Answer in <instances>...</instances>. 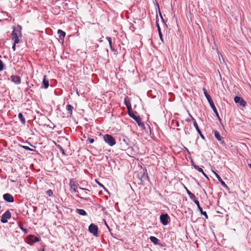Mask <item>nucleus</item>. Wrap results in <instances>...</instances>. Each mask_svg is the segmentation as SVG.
Wrapping results in <instances>:
<instances>
[{"label": "nucleus", "instance_id": "obj_53", "mask_svg": "<svg viewBox=\"0 0 251 251\" xmlns=\"http://www.w3.org/2000/svg\"><path fill=\"white\" fill-rule=\"evenodd\" d=\"M86 194H87V192H85L84 194V195H86Z\"/></svg>", "mask_w": 251, "mask_h": 251}, {"label": "nucleus", "instance_id": "obj_25", "mask_svg": "<svg viewBox=\"0 0 251 251\" xmlns=\"http://www.w3.org/2000/svg\"><path fill=\"white\" fill-rule=\"evenodd\" d=\"M18 118L20 121V122L23 124H25V118H24L23 114L22 113H19L18 114Z\"/></svg>", "mask_w": 251, "mask_h": 251}, {"label": "nucleus", "instance_id": "obj_20", "mask_svg": "<svg viewBox=\"0 0 251 251\" xmlns=\"http://www.w3.org/2000/svg\"><path fill=\"white\" fill-rule=\"evenodd\" d=\"M150 241L154 245H159V240L155 236H151L150 237Z\"/></svg>", "mask_w": 251, "mask_h": 251}, {"label": "nucleus", "instance_id": "obj_36", "mask_svg": "<svg viewBox=\"0 0 251 251\" xmlns=\"http://www.w3.org/2000/svg\"><path fill=\"white\" fill-rule=\"evenodd\" d=\"M159 14H160V17H161L162 23H163L164 25L166 26L167 25L166 24V23L165 22V21H164V20L163 19V18L162 17V16L161 15V13L160 11H159Z\"/></svg>", "mask_w": 251, "mask_h": 251}, {"label": "nucleus", "instance_id": "obj_41", "mask_svg": "<svg viewBox=\"0 0 251 251\" xmlns=\"http://www.w3.org/2000/svg\"><path fill=\"white\" fill-rule=\"evenodd\" d=\"M98 184L101 187H102L105 190L107 191V190L105 188L103 185L100 183H98Z\"/></svg>", "mask_w": 251, "mask_h": 251}, {"label": "nucleus", "instance_id": "obj_13", "mask_svg": "<svg viewBox=\"0 0 251 251\" xmlns=\"http://www.w3.org/2000/svg\"><path fill=\"white\" fill-rule=\"evenodd\" d=\"M213 133L215 136V137L216 139L220 142V143L222 145H225V143L223 140V138L221 136L220 133L217 130H213Z\"/></svg>", "mask_w": 251, "mask_h": 251}, {"label": "nucleus", "instance_id": "obj_1", "mask_svg": "<svg viewBox=\"0 0 251 251\" xmlns=\"http://www.w3.org/2000/svg\"><path fill=\"white\" fill-rule=\"evenodd\" d=\"M203 93L204 96H205L207 101H208L211 108L212 109L213 111H214V113L215 114L216 117L218 118L219 120H220V116L219 115V113L218 112V111L215 106L214 103L210 96V95L207 92V91L205 88H203L202 89Z\"/></svg>", "mask_w": 251, "mask_h": 251}, {"label": "nucleus", "instance_id": "obj_29", "mask_svg": "<svg viewBox=\"0 0 251 251\" xmlns=\"http://www.w3.org/2000/svg\"><path fill=\"white\" fill-rule=\"evenodd\" d=\"M194 168H195V169L197 170L198 172H199L201 173L203 171V170L202 169V168H200L198 165L194 166Z\"/></svg>", "mask_w": 251, "mask_h": 251}, {"label": "nucleus", "instance_id": "obj_21", "mask_svg": "<svg viewBox=\"0 0 251 251\" xmlns=\"http://www.w3.org/2000/svg\"><path fill=\"white\" fill-rule=\"evenodd\" d=\"M74 109L73 106L70 104H67L66 105V109L68 111V114L70 116L72 115L73 112V109Z\"/></svg>", "mask_w": 251, "mask_h": 251}, {"label": "nucleus", "instance_id": "obj_44", "mask_svg": "<svg viewBox=\"0 0 251 251\" xmlns=\"http://www.w3.org/2000/svg\"><path fill=\"white\" fill-rule=\"evenodd\" d=\"M157 30L158 31V33H161V28H160V26H158Z\"/></svg>", "mask_w": 251, "mask_h": 251}, {"label": "nucleus", "instance_id": "obj_40", "mask_svg": "<svg viewBox=\"0 0 251 251\" xmlns=\"http://www.w3.org/2000/svg\"><path fill=\"white\" fill-rule=\"evenodd\" d=\"M201 174L203 175V176L206 177L207 179H209V178L208 177V176H207V175L203 171Z\"/></svg>", "mask_w": 251, "mask_h": 251}, {"label": "nucleus", "instance_id": "obj_42", "mask_svg": "<svg viewBox=\"0 0 251 251\" xmlns=\"http://www.w3.org/2000/svg\"><path fill=\"white\" fill-rule=\"evenodd\" d=\"M77 197H78V198H79V199H81V200H84V201H87V200H88V199L83 198V197H80V196H77Z\"/></svg>", "mask_w": 251, "mask_h": 251}, {"label": "nucleus", "instance_id": "obj_11", "mask_svg": "<svg viewBox=\"0 0 251 251\" xmlns=\"http://www.w3.org/2000/svg\"><path fill=\"white\" fill-rule=\"evenodd\" d=\"M3 200L7 202H13L14 199L13 196L9 193H6L3 195Z\"/></svg>", "mask_w": 251, "mask_h": 251}, {"label": "nucleus", "instance_id": "obj_2", "mask_svg": "<svg viewBox=\"0 0 251 251\" xmlns=\"http://www.w3.org/2000/svg\"><path fill=\"white\" fill-rule=\"evenodd\" d=\"M22 27L21 25H18L16 27H13V30L11 33L12 40H15V42L20 41L19 37H22Z\"/></svg>", "mask_w": 251, "mask_h": 251}, {"label": "nucleus", "instance_id": "obj_24", "mask_svg": "<svg viewBox=\"0 0 251 251\" xmlns=\"http://www.w3.org/2000/svg\"><path fill=\"white\" fill-rule=\"evenodd\" d=\"M57 33L58 34L59 37L61 39L64 38L66 35V33L61 29H58L57 31Z\"/></svg>", "mask_w": 251, "mask_h": 251}, {"label": "nucleus", "instance_id": "obj_30", "mask_svg": "<svg viewBox=\"0 0 251 251\" xmlns=\"http://www.w3.org/2000/svg\"><path fill=\"white\" fill-rule=\"evenodd\" d=\"M13 41V46L12 49L14 51L16 50V45L20 42V41H18V42H15V40H12Z\"/></svg>", "mask_w": 251, "mask_h": 251}, {"label": "nucleus", "instance_id": "obj_37", "mask_svg": "<svg viewBox=\"0 0 251 251\" xmlns=\"http://www.w3.org/2000/svg\"><path fill=\"white\" fill-rule=\"evenodd\" d=\"M158 34H159V38H160V40H161V41L163 43H164V40H163V35H162V32L161 33H159Z\"/></svg>", "mask_w": 251, "mask_h": 251}, {"label": "nucleus", "instance_id": "obj_47", "mask_svg": "<svg viewBox=\"0 0 251 251\" xmlns=\"http://www.w3.org/2000/svg\"><path fill=\"white\" fill-rule=\"evenodd\" d=\"M190 118H191L190 119H187V120H186V121H187L188 122H190L191 121H192V118H191V117H190Z\"/></svg>", "mask_w": 251, "mask_h": 251}, {"label": "nucleus", "instance_id": "obj_51", "mask_svg": "<svg viewBox=\"0 0 251 251\" xmlns=\"http://www.w3.org/2000/svg\"><path fill=\"white\" fill-rule=\"evenodd\" d=\"M76 94H77L78 96H79V93L77 91H76Z\"/></svg>", "mask_w": 251, "mask_h": 251}, {"label": "nucleus", "instance_id": "obj_8", "mask_svg": "<svg viewBox=\"0 0 251 251\" xmlns=\"http://www.w3.org/2000/svg\"><path fill=\"white\" fill-rule=\"evenodd\" d=\"M27 243L29 245H32L33 243H36L39 241V238L33 235H29L27 238Z\"/></svg>", "mask_w": 251, "mask_h": 251}, {"label": "nucleus", "instance_id": "obj_26", "mask_svg": "<svg viewBox=\"0 0 251 251\" xmlns=\"http://www.w3.org/2000/svg\"><path fill=\"white\" fill-rule=\"evenodd\" d=\"M19 227L26 234L28 232V230L26 228L23 227V224L22 222L19 223Z\"/></svg>", "mask_w": 251, "mask_h": 251}, {"label": "nucleus", "instance_id": "obj_7", "mask_svg": "<svg viewBox=\"0 0 251 251\" xmlns=\"http://www.w3.org/2000/svg\"><path fill=\"white\" fill-rule=\"evenodd\" d=\"M189 115L190 116V117H191L192 118V120L193 122V125L194 126V127H195L197 131L198 132V133L199 134V135H200L201 137L203 139V140H205V137L204 136V135L202 134V132H201L200 129L199 128V127L198 126V123H197L196 120L194 118V117L190 114V113H189Z\"/></svg>", "mask_w": 251, "mask_h": 251}, {"label": "nucleus", "instance_id": "obj_48", "mask_svg": "<svg viewBox=\"0 0 251 251\" xmlns=\"http://www.w3.org/2000/svg\"><path fill=\"white\" fill-rule=\"evenodd\" d=\"M192 163V166L194 167V166L196 165L193 161H191Z\"/></svg>", "mask_w": 251, "mask_h": 251}, {"label": "nucleus", "instance_id": "obj_18", "mask_svg": "<svg viewBox=\"0 0 251 251\" xmlns=\"http://www.w3.org/2000/svg\"><path fill=\"white\" fill-rule=\"evenodd\" d=\"M121 140L122 141V144L123 143H125L127 147H129L131 145V142L126 136H123L122 139H121Z\"/></svg>", "mask_w": 251, "mask_h": 251}, {"label": "nucleus", "instance_id": "obj_49", "mask_svg": "<svg viewBox=\"0 0 251 251\" xmlns=\"http://www.w3.org/2000/svg\"><path fill=\"white\" fill-rule=\"evenodd\" d=\"M33 208H34V212H35V211H36V210H37V207H33Z\"/></svg>", "mask_w": 251, "mask_h": 251}, {"label": "nucleus", "instance_id": "obj_14", "mask_svg": "<svg viewBox=\"0 0 251 251\" xmlns=\"http://www.w3.org/2000/svg\"><path fill=\"white\" fill-rule=\"evenodd\" d=\"M69 185L70 186V191L71 193H78V191L75 189L76 184L75 181H74L73 179H71L70 181Z\"/></svg>", "mask_w": 251, "mask_h": 251}, {"label": "nucleus", "instance_id": "obj_12", "mask_svg": "<svg viewBox=\"0 0 251 251\" xmlns=\"http://www.w3.org/2000/svg\"><path fill=\"white\" fill-rule=\"evenodd\" d=\"M11 81L16 85L21 83V78L20 76L12 75L10 77Z\"/></svg>", "mask_w": 251, "mask_h": 251}, {"label": "nucleus", "instance_id": "obj_43", "mask_svg": "<svg viewBox=\"0 0 251 251\" xmlns=\"http://www.w3.org/2000/svg\"><path fill=\"white\" fill-rule=\"evenodd\" d=\"M105 225H106V227H107V229H108V230H109V231H111V228H110V227L108 226V224L106 223V222H105Z\"/></svg>", "mask_w": 251, "mask_h": 251}, {"label": "nucleus", "instance_id": "obj_34", "mask_svg": "<svg viewBox=\"0 0 251 251\" xmlns=\"http://www.w3.org/2000/svg\"><path fill=\"white\" fill-rule=\"evenodd\" d=\"M22 147L26 151H34L33 149H31L30 148H29V147L28 146H23Z\"/></svg>", "mask_w": 251, "mask_h": 251}, {"label": "nucleus", "instance_id": "obj_35", "mask_svg": "<svg viewBox=\"0 0 251 251\" xmlns=\"http://www.w3.org/2000/svg\"><path fill=\"white\" fill-rule=\"evenodd\" d=\"M4 67L3 62L0 59V72L1 71Z\"/></svg>", "mask_w": 251, "mask_h": 251}, {"label": "nucleus", "instance_id": "obj_17", "mask_svg": "<svg viewBox=\"0 0 251 251\" xmlns=\"http://www.w3.org/2000/svg\"><path fill=\"white\" fill-rule=\"evenodd\" d=\"M49 80L47 79V76L44 75L43 79L42 84L41 85V88H44V89H47L49 87Z\"/></svg>", "mask_w": 251, "mask_h": 251}, {"label": "nucleus", "instance_id": "obj_46", "mask_svg": "<svg viewBox=\"0 0 251 251\" xmlns=\"http://www.w3.org/2000/svg\"><path fill=\"white\" fill-rule=\"evenodd\" d=\"M79 188L81 190H88L89 191L88 189H86V188H81V187H79Z\"/></svg>", "mask_w": 251, "mask_h": 251}, {"label": "nucleus", "instance_id": "obj_4", "mask_svg": "<svg viewBox=\"0 0 251 251\" xmlns=\"http://www.w3.org/2000/svg\"><path fill=\"white\" fill-rule=\"evenodd\" d=\"M103 140L110 146H113L116 144V140L111 135L105 134L103 136Z\"/></svg>", "mask_w": 251, "mask_h": 251}, {"label": "nucleus", "instance_id": "obj_45", "mask_svg": "<svg viewBox=\"0 0 251 251\" xmlns=\"http://www.w3.org/2000/svg\"><path fill=\"white\" fill-rule=\"evenodd\" d=\"M110 49L111 50L114 51V49L112 46V44L111 45V46H110Z\"/></svg>", "mask_w": 251, "mask_h": 251}, {"label": "nucleus", "instance_id": "obj_23", "mask_svg": "<svg viewBox=\"0 0 251 251\" xmlns=\"http://www.w3.org/2000/svg\"><path fill=\"white\" fill-rule=\"evenodd\" d=\"M76 212L77 213L82 216H86L87 215V212L82 209H76Z\"/></svg>", "mask_w": 251, "mask_h": 251}, {"label": "nucleus", "instance_id": "obj_16", "mask_svg": "<svg viewBox=\"0 0 251 251\" xmlns=\"http://www.w3.org/2000/svg\"><path fill=\"white\" fill-rule=\"evenodd\" d=\"M214 173L216 177V178L218 179V180L219 181V182L221 183V185L225 188L226 190H229V188L228 187V186L226 184V183L223 180V179L221 178L220 176L217 174L215 172H214Z\"/></svg>", "mask_w": 251, "mask_h": 251}, {"label": "nucleus", "instance_id": "obj_28", "mask_svg": "<svg viewBox=\"0 0 251 251\" xmlns=\"http://www.w3.org/2000/svg\"><path fill=\"white\" fill-rule=\"evenodd\" d=\"M192 200L194 201V202L197 205V206L198 208V209H199V208H201V206H200V202H199V201L196 200V198Z\"/></svg>", "mask_w": 251, "mask_h": 251}, {"label": "nucleus", "instance_id": "obj_39", "mask_svg": "<svg viewBox=\"0 0 251 251\" xmlns=\"http://www.w3.org/2000/svg\"><path fill=\"white\" fill-rule=\"evenodd\" d=\"M158 21H159L158 17V16L156 15V25L157 27H158V26H159V23H158Z\"/></svg>", "mask_w": 251, "mask_h": 251}, {"label": "nucleus", "instance_id": "obj_32", "mask_svg": "<svg viewBox=\"0 0 251 251\" xmlns=\"http://www.w3.org/2000/svg\"><path fill=\"white\" fill-rule=\"evenodd\" d=\"M47 194L49 196H52L53 195V192L51 189L48 190L46 192Z\"/></svg>", "mask_w": 251, "mask_h": 251}, {"label": "nucleus", "instance_id": "obj_9", "mask_svg": "<svg viewBox=\"0 0 251 251\" xmlns=\"http://www.w3.org/2000/svg\"><path fill=\"white\" fill-rule=\"evenodd\" d=\"M11 217V214L9 210H7L1 216L0 221L2 223H6L7 222V220L9 219Z\"/></svg>", "mask_w": 251, "mask_h": 251}, {"label": "nucleus", "instance_id": "obj_15", "mask_svg": "<svg viewBox=\"0 0 251 251\" xmlns=\"http://www.w3.org/2000/svg\"><path fill=\"white\" fill-rule=\"evenodd\" d=\"M124 103L126 105L128 112L131 111L132 107L130 103V98L128 96H126L124 99Z\"/></svg>", "mask_w": 251, "mask_h": 251}, {"label": "nucleus", "instance_id": "obj_10", "mask_svg": "<svg viewBox=\"0 0 251 251\" xmlns=\"http://www.w3.org/2000/svg\"><path fill=\"white\" fill-rule=\"evenodd\" d=\"M234 100L236 103H239L242 107H245L247 104L246 101L239 96H235Z\"/></svg>", "mask_w": 251, "mask_h": 251}, {"label": "nucleus", "instance_id": "obj_31", "mask_svg": "<svg viewBox=\"0 0 251 251\" xmlns=\"http://www.w3.org/2000/svg\"><path fill=\"white\" fill-rule=\"evenodd\" d=\"M57 147H58V148L59 149L60 151L61 152V153L63 154V155H65V150H64V149L59 145H58L57 146Z\"/></svg>", "mask_w": 251, "mask_h": 251}, {"label": "nucleus", "instance_id": "obj_6", "mask_svg": "<svg viewBox=\"0 0 251 251\" xmlns=\"http://www.w3.org/2000/svg\"><path fill=\"white\" fill-rule=\"evenodd\" d=\"M88 230L94 236H98V227L97 226L95 225L94 224H91L89 226Z\"/></svg>", "mask_w": 251, "mask_h": 251}, {"label": "nucleus", "instance_id": "obj_19", "mask_svg": "<svg viewBox=\"0 0 251 251\" xmlns=\"http://www.w3.org/2000/svg\"><path fill=\"white\" fill-rule=\"evenodd\" d=\"M141 176H140V179H141V182L142 183L144 181L146 180H149V177L148 176V174L146 172H144L143 174L142 172H141Z\"/></svg>", "mask_w": 251, "mask_h": 251}, {"label": "nucleus", "instance_id": "obj_38", "mask_svg": "<svg viewBox=\"0 0 251 251\" xmlns=\"http://www.w3.org/2000/svg\"><path fill=\"white\" fill-rule=\"evenodd\" d=\"M87 141L91 144H92L94 142V139L93 138H88Z\"/></svg>", "mask_w": 251, "mask_h": 251}, {"label": "nucleus", "instance_id": "obj_5", "mask_svg": "<svg viewBox=\"0 0 251 251\" xmlns=\"http://www.w3.org/2000/svg\"><path fill=\"white\" fill-rule=\"evenodd\" d=\"M160 220L161 223L164 225H167L170 221V218L168 214L163 213L160 216Z\"/></svg>", "mask_w": 251, "mask_h": 251}, {"label": "nucleus", "instance_id": "obj_33", "mask_svg": "<svg viewBox=\"0 0 251 251\" xmlns=\"http://www.w3.org/2000/svg\"><path fill=\"white\" fill-rule=\"evenodd\" d=\"M106 39L108 41L109 44L110 46H111L112 43V38L110 37H106Z\"/></svg>", "mask_w": 251, "mask_h": 251}, {"label": "nucleus", "instance_id": "obj_52", "mask_svg": "<svg viewBox=\"0 0 251 251\" xmlns=\"http://www.w3.org/2000/svg\"><path fill=\"white\" fill-rule=\"evenodd\" d=\"M249 166H250V168L251 169V164H249Z\"/></svg>", "mask_w": 251, "mask_h": 251}, {"label": "nucleus", "instance_id": "obj_50", "mask_svg": "<svg viewBox=\"0 0 251 251\" xmlns=\"http://www.w3.org/2000/svg\"><path fill=\"white\" fill-rule=\"evenodd\" d=\"M176 126H179V123L177 122H176Z\"/></svg>", "mask_w": 251, "mask_h": 251}, {"label": "nucleus", "instance_id": "obj_54", "mask_svg": "<svg viewBox=\"0 0 251 251\" xmlns=\"http://www.w3.org/2000/svg\"><path fill=\"white\" fill-rule=\"evenodd\" d=\"M42 251H45L44 250H43Z\"/></svg>", "mask_w": 251, "mask_h": 251}, {"label": "nucleus", "instance_id": "obj_22", "mask_svg": "<svg viewBox=\"0 0 251 251\" xmlns=\"http://www.w3.org/2000/svg\"><path fill=\"white\" fill-rule=\"evenodd\" d=\"M184 188L186 190L187 194L192 200L196 198L195 195L191 193L185 186H184Z\"/></svg>", "mask_w": 251, "mask_h": 251}, {"label": "nucleus", "instance_id": "obj_3", "mask_svg": "<svg viewBox=\"0 0 251 251\" xmlns=\"http://www.w3.org/2000/svg\"><path fill=\"white\" fill-rule=\"evenodd\" d=\"M128 114L130 117L136 121L139 126L143 127L144 126V124L142 122V119L137 114V113L136 112H134L133 110H131V111L128 112Z\"/></svg>", "mask_w": 251, "mask_h": 251}, {"label": "nucleus", "instance_id": "obj_27", "mask_svg": "<svg viewBox=\"0 0 251 251\" xmlns=\"http://www.w3.org/2000/svg\"><path fill=\"white\" fill-rule=\"evenodd\" d=\"M199 210L201 212V214L203 215L206 219H208V215L206 211H203L202 207L199 208Z\"/></svg>", "mask_w": 251, "mask_h": 251}]
</instances>
